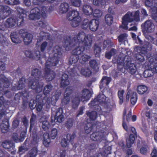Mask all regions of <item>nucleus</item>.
<instances>
[{
	"instance_id": "1",
	"label": "nucleus",
	"mask_w": 157,
	"mask_h": 157,
	"mask_svg": "<svg viewBox=\"0 0 157 157\" xmlns=\"http://www.w3.org/2000/svg\"><path fill=\"white\" fill-rule=\"evenodd\" d=\"M61 53V49L59 46H56L53 48L52 54H51L45 65V71L46 74L45 77L48 81L52 80L55 77V74L49 69L52 66H54L57 64L58 56Z\"/></svg>"
},
{
	"instance_id": "2",
	"label": "nucleus",
	"mask_w": 157,
	"mask_h": 157,
	"mask_svg": "<svg viewBox=\"0 0 157 157\" xmlns=\"http://www.w3.org/2000/svg\"><path fill=\"white\" fill-rule=\"evenodd\" d=\"M128 56H125L123 54H121L118 58L117 61L115 58L113 59V62L114 63H117L118 67L121 65L125 68L129 69L130 72L131 74H133L136 71V68L135 65L133 63H132L129 61L125 60L128 58Z\"/></svg>"
},
{
	"instance_id": "3",
	"label": "nucleus",
	"mask_w": 157,
	"mask_h": 157,
	"mask_svg": "<svg viewBox=\"0 0 157 157\" xmlns=\"http://www.w3.org/2000/svg\"><path fill=\"white\" fill-rule=\"evenodd\" d=\"M75 42H78L81 44L85 45L86 48H89L91 46L92 41V36L90 35L86 36L84 33H81L74 38Z\"/></svg>"
},
{
	"instance_id": "4",
	"label": "nucleus",
	"mask_w": 157,
	"mask_h": 157,
	"mask_svg": "<svg viewBox=\"0 0 157 157\" xmlns=\"http://www.w3.org/2000/svg\"><path fill=\"white\" fill-rule=\"evenodd\" d=\"M48 13V9L45 7H41L40 9L35 8L31 10L29 17L31 20L38 19L46 17Z\"/></svg>"
},
{
	"instance_id": "5",
	"label": "nucleus",
	"mask_w": 157,
	"mask_h": 157,
	"mask_svg": "<svg viewBox=\"0 0 157 157\" xmlns=\"http://www.w3.org/2000/svg\"><path fill=\"white\" fill-rule=\"evenodd\" d=\"M0 100H2V102L0 103V129L2 132L6 133L8 131L9 129V124L7 119H5L3 120H1V119L4 116L6 108H3L2 104L3 103V97H1L0 98Z\"/></svg>"
},
{
	"instance_id": "6",
	"label": "nucleus",
	"mask_w": 157,
	"mask_h": 157,
	"mask_svg": "<svg viewBox=\"0 0 157 157\" xmlns=\"http://www.w3.org/2000/svg\"><path fill=\"white\" fill-rule=\"evenodd\" d=\"M67 18L68 20L71 21V25L74 27L78 26L81 21V18L79 13L76 10H73L69 12L67 14Z\"/></svg>"
},
{
	"instance_id": "7",
	"label": "nucleus",
	"mask_w": 157,
	"mask_h": 157,
	"mask_svg": "<svg viewBox=\"0 0 157 157\" xmlns=\"http://www.w3.org/2000/svg\"><path fill=\"white\" fill-rule=\"evenodd\" d=\"M91 93L89 90L87 89L83 90L81 92L79 98H75L73 100V107L75 108L78 106L80 99L83 102L86 101L91 97Z\"/></svg>"
},
{
	"instance_id": "8",
	"label": "nucleus",
	"mask_w": 157,
	"mask_h": 157,
	"mask_svg": "<svg viewBox=\"0 0 157 157\" xmlns=\"http://www.w3.org/2000/svg\"><path fill=\"white\" fill-rule=\"evenodd\" d=\"M99 24V21L98 20L93 19L89 21L88 19H85L82 22V27L84 29L89 28L91 31H95L97 29Z\"/></svg>"
},
{
	"instance_id": "9",
	"label": "nucleus",
	"mask_w": 157,
	"mask_h": 157,
	"mask_svg": "<svg viewBox=\"0 0 157 157\" xmlns=\"http://www.w3.org/2000/svg\"><path fill=\"white\" fill-rule=\"evenodd\" d=\"M17 11L19 13V14L18 15V16L19 17L18 19L17 20L16 22L15 20L13 18H10L7 20L6 23L8 24V26L9 27L13 26L14 25L17 23V25L18 26L20 25L23 22V14L25 13V11L22 8H18L17 9Z\"/></svg>"
},
{
	"instance_id": "10",
	"label": "nucleus",
	"mask_w": 157,
	"mask_h": 157,
	"mask_svg": "<svg viewBox=\"0 0 157 157\" xmlns=\"http://www.w3.org/2000/svg\"><path fill=\"white\" fill-rule=\"evenodd\" d=\"M65 44H67V46H68V44L69 45H72V43H68V41L66 40L65 42ZM75 43L77 44H78L79 45L77 47L73 50L72 53L77 56L79 58H80V57L83 54V52L84 50V48L82 47V45L81 44L79 43L78 42L77 43H76V42H75L74 40V41H73L72 44H75Z\"/></svg>"
},
{
	"instance_id": "11",
	"label": "nucleus",
	"mask_w": 157,
	"mask_h": 157,
	"mask_svg": "<svg viewBox=\"0 0 157 157\" xmlns=\"http://www.w3.org/2000/svg\"><path fill=\"white\" fill-rule=\"evenodd\" d=\"M133 19V16L131 12H128L126 14L122 19V27L124 29H128L127 25L128 22H130Z\"/></svg>"
},
{
	"instance_id": "12",
	"label": "nucleus",
	"mask_w": 157,
	"mask_h": 157,
	"mask_svg": "<svg viewBox=\"0 0 157 157\" xmlns=\"http://www.w3.org/2000/svg\"><path fill=\"white\" fill-rule=\"evenodd\" d=\"M29 86L31 89L35 90L36 93H39L42 90L43 86L42 83H41L39 84L38 81L36 79H33L29 82Z\"/></svg>"
},
{
	"instance_id": "13",
	"label": "nucleus",
	"mask_w": 157,
	"mask_h": 157,
	"mask_svg": "<svg viewBox=\"0 0 157 157\" xmlns=\"http://www.w3.org/2000/svg\"><path fill=\"white\" fill-rule=\"evenodd\" d=\"M143 30L147 33H151L155 30V26L153 23L151 21H146L144 24L142 25Z\"/></svg>"
},
{
	"instance_id": "14",
	"label": "nucleus",
	"mask_w": 157,
	"mask_h": 157,
	"mask_svg": "<svg viewBox=\"0 0 157 157\" xmlns=\"http://www.w3.org/2000/svg\"><path fill=\"white\" fill-rule=\"evenodd\" d=\"M11 13L10 8L7 6H0V17L4 19Z\"/></svg>"
},
{
	"instance_id": "15",
	"label": "nucleus",
	"mask_w": 157,
	"mask_h": 157,
	"mask_svg": "<svg viewBox=\"0 0 157 157\" xmlns=\"http://www.w3.org/2000/svg\"><path fill=\"white\" fill-rule=\"evenodd\" d=\"M72 92V87L70 86L67 87L65 91L64 94V97L62 100V102L64 104H68L70 101V98L69 95Z\"/></svg>"
},
{
	"instance_id": "16",
	"label": "nucleus",
	"mask_w": 157,
	"mask_h": 157,
	"mask_svg": "<svg viewBox=\"0 0 157 157\" xmlns=\"http://www.w3.org/2000/svg\"><path fill=\"white\" fill-rule=\"evenodd\" d=\"M2 145L5 148L9 149V151L11 152L12 154H14L15 152L14 149V145L10 141H6L3 142Z\"/></svg>"
},
{
	"instance_id": "17",
	"label": "nucleus",
	"mask_w": 157,
	"mask_h": 157,
	"mask_svg": "<svg viewBox=\"0 0 157 157\" xmlns=\"http://www.w3.org/2000/svg\"><path fill=\"white\" fill-rule=\"evenodd\" d=\"M129 97H130V101L132 105H134L136 104L137 97L136 92H132L131 90H129L127 93L126 96V98L127 100H128Z\"/></svg>"
},
{
	"instance_id": "18",
	"label": "nucleus",
	"mask_w": 157,
	"mask_h": 157,
	"mask_svg": "<svg viewBox=\"0 0 157 157\" xmlns=\"http://www.w3.org/2000/svg\"><path fill=\"white\" fill-rule=\"evenodd\" d=\"M106 99V97L104 94H100L97 98L92 101L91 104L93 106L97 105L98 103L102 104L105 102Z\"/></svg>"
},
{
	"instance_id": "19",
	"label": "nucleus",
	"mask_w": 157,
	"mask_h": 157,
	"mask_svg": "<svg viewBox=\"0 0 157 157\" xmlns=\"http://www.w3.org/2000/svg\"><path fill=\"white\" fill-rule=\"evenodd\" d=\"M53 45V43L51 42H47L44 41L40 45V50L41 52H44L46 49L47 50L51 49Z\"/></svg>"
},
{
	"instance_id": "20",
	"label": "nucleus",
	"mask_w": 157,
	"mask_h": 157,
	"mask_svg": "<svg viewBox=\"0 0 157 157\" xmlns=\"http://www.w3.org/2000/svg\"><path fill=\"white\" fill-rule=\"evenodd\" d=\"M69 8V6L68 3H63L59 6L58 12L60 14L65 13L68 11Z\"/></svg>"
},
{
	"instance_id": "21",
	"label": "nucleus",
	"mask_w": 157,
	"mask_h": 157,
	"mask_svg": "<svg viewBox=\"0 0 157 157\" xmlns=\"http://www.w3.org/2000/svg\"><path fill=\"white\" fill-rule=\"evenodd\" d=\"M150 46H151L148 42H145L144 46V47L141 48L138 47L135 49V50H138L139 51H138V52H140L141 54H145L147 52V49H146V48H147L148 49H150Z\"/></svg>"
},
{
	"instance_id": "22",
	"label": "nucleus",
	"mask_w": 157,
	"mask_h": 157,
	"mask_svg": "<svg viewBox=\"0 0 157 157\" xmlns=\"http://www.w3.org/2000/svg\"><path fill=\"white\" fill-rule=\"evenodd\" d=\"M26 135L25 132H22L20 135V137L19 138L18 135L17 133H14L13 135V139L14 141L16 142H18L20 141H22Z\"/></svg>"
},
{
	"instance_id": "23",
	"label": "nucleus",
	"mask_w": 157,
	"mask_h": 157,
	"mask_svg": "<svg viewBox=\"0 0 157 157\" xmlns=\"http://www.w3.org/2000/svg\"><path fill=\"white\" fill-rule=\"evenodd\" d=\"M69 83L68 80V76L65 73H63L62 75L61 85L62 87H64L68 85Z\"/></svg>"
},
{
	"instance_id": "24",
	"label": "nucleus",
	"mask_w": 157,
	"mask_h": 157,
	"mask_svg": "<svg viewBox=\"0 0 157 157\" xmlns=\"http://www.w3.org/2000/svg\"><path fill=\"white\" fill-rule=\"evenodd\" d=\"M22 35L24 36L22 38L25 44H28L31 42L33 38V36L31 34L25 33Z\"/></svg>"
},
{
	"instance_id": "25",
	"label": "nucleus",
	"mask_w": 157,
	"mask_h": 157,
	"mask_svg": "<svg viewBox=\"0 0 157 157\" xmlns=\"http://www.w3.org/2000/svg\"><path fill=\"white\" fill-rule=\"evenodd\" d=\"M101 134L99 132H94L91 135L90 138L93 141H100L102 138Z\"/></svg>"
},
{
	"instance_id": "26",
	"label": "nucleus",
	"mask_w": 157,
	"mask_h": 157,
	"mask_svg": "<svg viewBox=\"0 0 157 157\" xmlns=\"http://www.w3.org/2000/svg\"><path fill=\"white\" fill-rule=\"evenodd\" d=\"M82 10L85 14L89 15L92 13L93 10L90 5H85L83 7Z\"/></svg>"
},
{
	"instance_id": "27",
	"label": "nucleus",
	"mask_w": 157,
	"mask_h": 157,
	"mask_svg": "<svg viewBox=\"0 0 157 157\" xmlns=\"http://www.w3.org/2000/svg\"><path fill=\"white\" fill-rule=\"evenodd\" d=\"M50 143V139L49 137V135L48 133H45L44 134L43 139V144L46 147H48L49 146Z\"/></svg>"
},
{
	"instance_id": "28",
	"label": "nucleus",
	"mask_w": 157,
	"mask_h": 157,
	"mask_svg": "<svg viewBox=\"0 0 157 157\" xmlns=\"http://www.w3.org/2000/svg\"><path fill=\"white\" fill-rule=\"evenodd\" d=\"M56 120L59 123L62 122L63 119V116L62 115V109L60 108L59 109V111L56 112Z\"/></svg>"
},
{
	"instance_id": "29",
	"label": "nucleus",
	"mask_w": 157,
	"mask_h": 157,
	"mask_svg": "<svg viewBox=\"0 0 157 157\" xmlns=\"http://www.w3.org/2000/svg\"><path fill=\"white\" fill-rule=\"evenodd\" d=\"M111 81V78L107 77H103L101 80V82L100 85V88H103V85H108Z\"/></svg>"
},
{
	"instance_id": "30",
	"label": "nucleus",
	"mask_w": 157,
	"mask_h": 157,
	"mask_svg": "<svg viewBox=\"0 0 157 157\" xmlns=\"http://www.w3.org/2000/svg\"><path fill=\"white\" fill-rule=\"evenodd\" d=\"M135 140V137L134 136L131 134L128 138L126 140V146L128 148H130L131 147L134 142Z\"/></svg>"
},
{
	"instance_id": "31",
	"label": "nucleus",
	"mask_w": 157,
	"mask_h": 157,
	"mask_svg": "<svg viewBox=\"0 0 157 157\" xmlns=\"http://www.w3.org/2000/svg\"><path fill=\"white\" fill-rule=\"evenodd\" d=\"M11 38L12 41L15 43H19L21 42V40L18 37L15 33H12L11 34Z\"/></svg>"
},
{
	"instance_id": "32",
	"label": "nucleus",
	"mask_w": 157,
	"mask_h": 157,
	"mask_svg": "<svg viewBox=\"0 0 157 157\" xmlns=\"http://www.w3.org/2000/svg\"><path fill=\"white\" fill-rule=\"evenodd\" d=\"M113 16L111 14H107L105 17V21L108 25H111L113 21Z\"/></svg>"
},
{
	"instance_id": "33",
	"label": "nucleus",
	"mask_w": 157,
	"mask_h": 157,
	"mask_svg": "<svg viewBox=\"0 0 157 157\" xmlns=\"http://www.w3.org/2000/svg\"><path fill=\"white\" fill-rule=\"evenodd\" d=\"M48 36V33H44L43 31H41L40 32L39 38L38 39V40L37 43V45H38V42L42 40L43 39H47V36Z\"/></svg>"
},
{
	"instance_id": "34",
	"label": "nucleus",
	"mask_w": 157,
	"mask_h": 157,
	"mask_svg": "<svg viewBox=\"0 0 157 157\" xmlns=\"http://www.w3.org/2000/svg\"><path fill=\"white\" fill-rule=\"evenodd\" d=\"M147 90V87L144 85H140L138 86L137 91L138 93L142 94Z\"/></svg>"
},
{
	"instance_id": "35",
	"label": "nucleus",
	"mask_w": 157,
	"mask_h": 157,
	"mask_svg": "<svg viewBox=\"0 0 157 157\" xmlns=\"http://www.w3.org/2000/svg\"><path fill=\"white\" fill-rule=\"evenodd\" d=\"M81 74L85 76H89L91 74V71L88 68H82L81 71Z\"/></svg>"
},
{
	"instance_id": "36",
	"label": "nucleus",
	"mask_w": 157,
	"mask_h": 157,
	"mask_svg": "<svg viewBox=\"0 0 157 157\" xmlns=\"http://www.w3.org/2000/svg\"><path fill=\"white\" fill-rule=\"evenodd\" d=\"M90 58L89 56L87 55H82L79 58V61L81 63H84Z\"/></svg>"
},
{
	"instance_id": "37",
	"label": "nucleus",
	"mask_w": 157,
	"mask_h": 157,
	"mask_svg": "<svg viewBox=\"0 0 157 157\" xmlns=\"http://www.w3.org/2000/svg\"><path fill=\"white\" fill-rule=\"evenodd\" d=\"M42 126L44 130H47L50 127V125L49 122L46 119L42 121Z\"/></svg>"
},
{
	"instance_id": "38",
	"label": "nucleus",
	"mask_w": 157,
	"mask_h": 157,
	"mask_svg": "<svg viewBox=\"0 0 157 157\" xmlns=\"http://www.w3.org/2000/svg\"><path fill=\"white\" fill-rule=\"evenodd\" d=\"M116 53V50L113 49L109 52H106L105 54V56L107 58L109 59L112 56H113Z\"/></svg>"
},
{
	"instance_id": "39",
	"label": "nucleus",
	"mask_w": 157,
	"mask_h": 157,
	"mask_svg": "<svg viewBox=\"0 0 157 157\" xmlns=\"http://www.w3.org/2000/svg\"><path fill=\"white\" fill-rule=\"evenodd\" d=\"M69 142L66 137H63L61 139L60 144L62 147H65L68 145Z\"/></svg>"
},
{
	"instance_id": "40",
	"label": "nucleus",
	"mask_w": 157,
	"mask_h": 157,
	"mask_svg": "<svg viewBox=\"0 0 157 157\" xmlns=\"http://www.w3.org/2000/svg\"><path fill=\"white\" fill-rule=\"evenodd\" d=\"M40 51L38 50H34L33 54V58L36 60H39L40 59Z\"/></svg>"
},
{
	"instance_id": "41",
	"label": "nucleus",
	"mask_w": 157,
	"mask_h": 157,
	"mask_svg": "<svg viewBox=\"0 0 157 157\" xmlns=\"http://www.w3.org/2000/svg\"><path fill=\"white\" fill-rule=\"evenodd\" d=\"M79 60V58L77 56L75 55H72L70 58L69 62L70 63L72 64L76 63L77 61Z\"/></svg>"
},
{
	"instance_id": "42",
	"label": "nucleus",
	"mask_w": 157,
	"mask_h": 157,
	"mask_svg": "<svg viewBox=\"0 0 157 157\" xmlns=\"http://www.w3.org/2000/svg\"><path fill=\"white\" fill-rule=\"evenodd\" d=\"M58 135V130L56 128H53L51 131L50 136L52 139H55Z\"/></svg>"
},
{
	"instance_id": "43",
	"label": "nucleus",
	"mask_w": 157,
	"mask_h": 157,
	"mask_svg": "<svg viewBox=\"0 0 157 157\" xmlns=\"http://www.w3.org/2000/svg\"><path fill=\"white\" fill-rule=\"evenodd\" d=\"M37 152V150L36 148H34L29 152L28 155V157H35L36 153Z\"/></svg>"
},
{
	"instance_id": "44",
	"label": "nucleus",
	"mask_w": 157,
	"mask_h": 157,
	"mask_svg": "<svg viewBox=\"0 0 157 157\" xmlns=\"http://www.w3.org/2000/svg\"><path fill=\"white\" fill-rule=\"evenodd\" d=\"M87 115L92 120L95 119L97 117V113L95 111H93L91 112H87Z\"/></svg>"
},
{
	"instance_id": "45",
	"label": "nucleus",
	"mask_w": 157,
	"mask_h": 157,
	"mask_svg": "<svg viewBox=\"0 0 157 157\" xmlns=\"http://www.w3.org/2000/svg\"><path fill=\"white\" fill-rule=\"evenodd\" d=\"M146 109L145 114L146 117H147L148 118H150L153 116L152 110L151 109L148 107H147Z\"/></svg>"
},
{
	"instance_id": "46",
	"label": "nucleus",
	"mask_w": 157,
	"mask_h": 157,
	"mask_svg": "<svg viewBox=\"0 0 157 157\" xmlns=\"http://www.w3.org/2000/svg\"><path fill=\"white\" fill-rule=\"evenodd\" d=\"M90 66L93 69H95L97 70L98 69V63L96 61L94 60L90 61Z\"/></svg>"
},
{
	"instance_id": "47",
	"label": "nucleus",
	"mask_w": 157,
	"mask_h": 157,
	"mask_svg": "<svg viewBox=\"0 0 157 157\" xmlns=\"http://www.w3.org/2000/svg\"><path fill=\"white\" fill-rule=\"evenodd\" d=\"M102 14V12L99 9L95 10L93 13V15L95 17H100Z\"/></svg>"
},
{
	"instance_id": "48",
	"label": "nucleus",
	"mask_w": 157,
	"mask_h": 157,
	"mask_svg": "<svg viewBox=\"0 0 157 157\" xmlns=\"http://www.w3.org/2000/svg\"><path fill=\"white\" fill-rule=\"evenodd\" d=\"M124 90H119L118 93L119 98L120 99L119 103L121 104L123 101V95L124 93Z\"/></svg>"
},
{
	"instance_id": "49",
	"label": "nucleus",
	"mask_w": 157,
	"mask_h": 157,
	"mask_svg": "<svg viewBox=\"0 0 157 157\" xmlns=\"http://www.w3.org/2000/svg\"><path fill=\"white\" fill-rule=\"evenodd\" d=\"M40 72L38 69H33L31 75L33 76H35L39 78L40 76Z\"/></svg>"
},
{
	"instance_id": "50",
	"label": "nucleus",
	"mask_w": 157,
	"mask_h": 157,
	"mask_svg": "<svg viewBox=\"0 0 157 157\" xmlns=\"http://www.w3.org/2000/svg\"><path fill=\"white\" fill-rule=\"evenodd\" d=\"M38 142V140L37 138V136L36 134H35L31 140V144L33 145H35L37 144Z\"/></svg>"
},
{
	"instance_id": "51",
	"label": "nucleus",
	"mask_w": 157,
	"mask_h": 157,
	"mask_svg": "<svg viewBox=\"0 0 157 157\" xmlns=\"http://www.w3.org/2000/svg\"><path fill=\"white\" fill-rule=\"evenodd\" d=\"M93 4L95 5H103L105 3V0H93Z\"/></svg>"
},
{
	"instance_id": "52",
	"label": "nucleus",
	"mask_w": 157,
	"mask_h": 157,
	"mask_svg": "<svg viewBox=\"0 0 157 157\" xmlns=\"http://www.w3.org/2000/svg\"><path fill=\"white\" fill-rule=\"evenodd\" d=\"M72 5L75 7H79L80 6L81 0H71Z\"/></svg>"
},
{
	"instance_id": "53",
	"label": "nucleus",
	"mask_w": 157,
	"mask_h": 157,
	"mask_svg": "<svg viewBox=\"0 0 157 157\" xmlns=\"http://www.w3.org/2000/svg\"><path fill=\"white\" fill-rule=\"evenodd\" d=\"M52 88L51 85H48L45 86L44 88V93L45 95H46L50 91Z\"/></svg>"
},
{
	"instance_id": "54",
	"label": "nucleus",
	"mask_w": 157,
	"mask_h": 157,
	"mask_svg": "<svg viewBox=\"0 0 157 157\" xmlns=\"http://www.w3.org/2000/svg\"><path fill=\"white\" fill-rule=\"evenodd\" d=\"M127 36V34L125 33L120 35L118 37L119 41L120 42H122L123 40H125Z\"/></svg>"
},
{
	"instance_id": "55",
	"label": "nucleus",
	"mask_w": 157,
	"mask_h": 157,
	"mask_svg": "<svg viewBox=\"0 0 157 157\" xmlns=\"http://www.w3.org/2000/svg\"><path fill=\"white\" fill-rule=\"evenodd\" d=\"M111 43L110 40L108 39L106 40H105L103 42V47L104 48H105L107 46H109Z\"/></svg>"
},
{
	"instance_id": "56",
	"label": "nucleus",
	"mask_w": 157,
	"mask_h": 157,
	"mask_svg": "<svg viewBox=\"0 0 157 157\" xmlns=\"http://www.w3.org/2000/svg\"><path fill=\"white\" fill-rule=\"evenodd\" d=\"M25 82L24 81H22L21 80H20L19 82V84L17 89L18 90L22 89L25 86Z\"/></svg>"
},
{
	"instance_id": "57",
	"label": "nucleus",
	"mask_w": 157,
	"mask_h": 157,
	"mask_svg": "<svg viewBox=\"0 0 157 157\" xmlns=\"http://www.w3.org/2000/svg\"><path fill=\"white\" fill-rule=\"evenodd\" d=\"M139 13L138 11H136L135 13L133 18V19L136 21H138L139 20Z\"/></svg>"
},
{
	"instance_id": "58",
	"label": "nucleus",
	"mask_w": 157,
	"mask_h": 157,
	"mask_svg": "<svg viewBox=\"0 0 157 157\" xmlns=\"http://www.w3.org/2000/svg\"><path fill=\"white\" fill-rule=\"evenodd\" d=\"M36 115H35L34 114H33L31 117V119H30L31 124H30V130H31L32 129V127H33L32 124H33V123L34 120L36 119Z\"/></svg>"
},
{
	"instance_id": "59",
	"label": "nucleus",
	"mask_w": 157,
	"mask_h": 157,
	"mask_svg": "<svg viewBox=\"0 0 157 157\" xmlns=\"http://www.w3.org/2000/svg\"><path fill=\"white\" fill-rule=\"evenodd\" d=\"M25 54L27 57L33 58V52H32L31 51L29 50L26 51Z\"/></svg>"
},
{
	"instance_id": "60",
	"label": "nucleus",
	"mask_w": 157,
	"mask_h": 157,
	"mask_svg": "<svg viewBox=\"0 0 157 157\" xmlns=\"http://www.w3.org/2000/svg\"><path fill=\"white\" fill-rule=\"evenodd\" d=\"M75 136V134H73L72 135L70 134H67L66 136L67 139L70 142V141H71L72 140H73Z\"/></svg>"
},
{
	"instance_id": "61",
	"label": "nucleus",
	"mask_w": 157,
	"mask_h": 157,
	"mask_svg": "<svg viewBox=\"0 0 157 157\" xmlns=\"http://www.w3.org/2000/svg\"><path fill=\"white\" fill-rule=\"evenodd\" d=\"M101 51V48L99 47H96L94 49V52L96 57H99Z\"/></svg>"
},
{
	"instance_id": "62",
	"label": "nucleus",
	"mask_w": 157,
	"mask_h": 157,
	"mask_svg": "<svg viewBox=\"0 0 157 157\" xmlns=\"http://www.w3.org/2000/svg\"><path fill=\"white\" fill-rule=\"evenodd\" d=\"M153 0H146L145 2V5L147 6L150 7L152 6Z\"/></svg>"
},
{
	"instance_id": "63",
	"label": "nucleus",
	"mask_w": 157,
	"mask_h": 157,
	"mask_svg": "<svg viewBox=\"0 0 157 157\" xmlns=\"http://www.w3.org/2000/svg\"><path fill=\"white\" fill-rule=\"evenodd\" d=\"M122 125L124 130L128 132L129 131V127L128 126L127 124L124 121L123 122Z\"/></svg>"
},
{
	"instance_id": "64",
	"label": "nucleus",
	"mask_w": 157,
	"mask_h": 157,
	"mask_svg": "<svg viewBox=\"0 0 157 157\" xmlns=\"http://www.w3.org/2000/svg\"><path fill=\"white\" fill-rule=\"evenodd\" d=\"M151 155V157H157V151L156 149H155L153 150Z\"/></svg>"
}]
</instances>
